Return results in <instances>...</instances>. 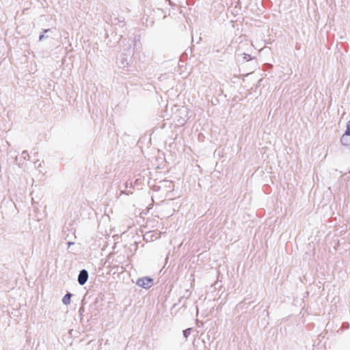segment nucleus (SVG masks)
<instances>
[{"label": "nucleus", "instance_id": "obj_1", "mask_svg": "<svg viewBox=\"0 0 350 350\" xmlns=\"http://www.w3.org/2000/svg\"><path fill=\"white\" fill-rule=\"evenodd\" d=\"M136 284L140 287L148 289L153 285V279L148 276L143 277L137 280Z\"/></svg>", "mask_w": 350, "mask_h": 350}, {"label": "nucleus", "instance_id": "obj_2", "mask_svg": "<svg viewBox=\"0 0 350 350\" xmlns=\"http://www.w3.org/2000/svg\"><path fill=\"white\" fill-rule=\"evenodd\" d=\"M88 278V271L86 269L81 270L77 278L78 283L81 286L84 285L87 282Z\"/></svg>", "mask_w": 350, "mask_h": 350}, {"label": "nucleus", "instance_id": "obj_3", "mask_svg": "<svg viewBox=\"0 0 350 350\" xmlns=\"http://www.w3.org/2000/svg\"><path fill=\"white\" fill-rule=\"evenodd\" d=\"M120 68H125L129 65V60L128 59V55L126 54H122L118 62Z\"/></svg>", "mask_w": 350, "mask_h": 350}, {"label": "nucleus", "instance_id": "obj_4", "mask_svg": "<svg viewBox=\"0 0 350 350\" xmlns=\"http://www.w3.org/2000/svg\"><path fill=\"white\" fill-rule=\"evenodd\" d=\"M340 142L344 146H347L350 145V129H346L345 133L340 138Z\"/></svg>", "mask_w": 350, "mask_h": 350}, {"label": "nucleus", "instance_id": "obj_5", "mask_svg": "<svg viewBox=\"0 0 350 350\" xmlns=\"http://www.w3.org/2000/svg\"><path fill=\"white\" fill-rule=\"evenodd\" d=\"M72 296V293L68 292L64 296V297L62 298V303L64 304V305H68L70 304V299H71V297Z\"/></svg>", "mask_w": 350, "mask_h": 350}, {"label": "nucleus", "instance_id": "obj_6", "mask_svg": "<svg viewBox=\"0 0 350 350\" xmlns=\"http://www.w3.org/2000/svg\"><path fill=\"white\" fill-rule=\"evenodd\" d=\"M51 31V29H43L42 33L39 36V41H42L45 38H48L49 36L46 35L47 33L50 32Z\"/></svg>", "mask_w": 350, "mask_h": 350}, {"label": "nucleus", "instance_id": "obj_7", "mask_svg": "<svg viewBox=\"0 0 350 350\" xmlns=\"http://www.w3.org/2000/svg\"><path fill=\"white\" fill-rule=\"evenodd\" d=\"M124 18L123 17H117L111 21V23L114 25H117L119 23H124Z\"/></svg>", "mask_w": 350, "mask_h": 350}, {"label": "nucleus", "instance_id": "obj_8", "mask_svg": "<svg viewBox=\"0 0 350 350\" xmlns=\"http://www.w3.org/2000/svg\"><path fill=\"white\" fill-rule=\"evenodd\" d=\"M192 330V328H187L185 330H183V336L185 338H187L191 334V332Z\"/></svg>", "mask_w": 350, "mask_h": 350}, {"label": "nucleus", "instance_id": "obj_9", "mask_svg": "<svg viewBox=\"0 0 350 350\" xmlns=\"http://www.w3.org/2000/svg\"><path fill=\"white\" fill-rule=\"evenodd\" d=\"M21 157L25 160H28L29 159V154L27 150H23L21 154Z\"/></svg>", "mask_w": 350, "mask_h": 350}, {"label": "nucleus", "instance_id": "obj_10", "mask_svg": "<svg viewBox=\"0 0 350 350\" xmlns=\"http://www.w3.org/2000/svg\"><path fill=\"white\" fill-rule=\"evenodd\" d=\"M243 59H245L247 62L252 59V57L251 56V55L250 54H247V53H243Z\"/></svg>", "mask_w": 350, "mask_h": 350}, {"label": "nucleus", "instance_id": "obj_11", "mask_svg": "<svg viewBox=\"0 0 350 350\" xmlns=\"http://www.w3.org/2000/svg\"><path fill=\"white\" fill-rule=\"evenodd\" d=\"M35 167L39 168L42 166L41 162H39V161H37L34 163Z\"/></svg>", "mask_w": 350, "mask_h": 350}, {"label": "nucleus", "instance_id": "obj_12", "mask_svg": "<svg viewBox=\"0 0 350 350\" xmlns=\"http://www.w3.org/2000/svg\"><path fill=\"white\" fill-rule=\"evenodd\" d=\"M115 36L116 37V42H118L120 40L122 36L121 35L118 36L117 33H116Z\"/></svg>", "mask_w": 350, "mask_h": 350}, {"label": "nucleus", "instance_id": "obj_13", "mask_svg": "<svg viewBox=\"0 0 350 350\" xmlns=\"http://www.w3.org/2000/svg\"><path fill=\"white\" fill-rule=\"evenodd\" d=\"M342 327L344 329H347L349 327V323H343Z\"/></svg>", "mask_w": 350, "mask_h": 350}, {"label": "nucleus", "instance_id": "obj_14", "mask_svg": "<svg viewBox=\"0 0 350 350\" xmlns=\"http://www.w3.org/2000/svg\"><path fill=\"white\" fill-rule=\"evenodd\" d=\"M83 311H84V308H83V307H81V308H79V313H80V314H82V312H83Z\"/></svg>", "mask_w": 350, "mask_h": 350}, {"label": "nucleus", "instance_id": "obj_15", "mask_svg": "<svg viewBox=\"0 0 350 350\" xmlns=\"http://www.w3.org/2000/svg\"><path fill=\"white\" fill-rule=\"evenodd\" d=\"M74 244H75V243H74V242H71V241L68 242V247H69L70 245H74Z\"/></svg>", "mask_w": 350, "mask_h": 350}, {"label": "nucleus", "instance_id": "obj_16", "mask_svg": "<svg viewBox=\"0 0 350 350\" xmlns=\"http://www.w3.org/2000/svg\"><path fill=\"white\" fill-rule=\"evenodd\" d=\"M128 51H129V55H131V52H132L131 49H129L128 50Z\"/></svg>", "mask_w": 350, "mask_h": 350}, {"label": "nucleus", "instance_id": "obj_17", "mask_svg": "<svg viewBox=\"0 0 350 350\" xmlns=\"http://www.w3.org/2000/svg\"><path fill=\"white\" fill-rule=\"evenodd\" d=\"M105 34H106V38H107L109 37V35L107 33H106Z\"/></svg>", "mask_w": 350, "mask_h": 350}]
</instances>
